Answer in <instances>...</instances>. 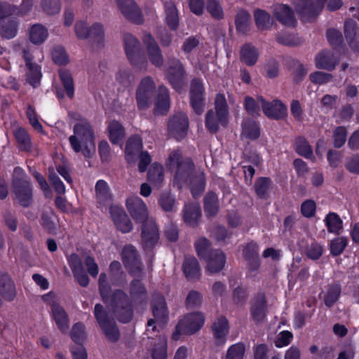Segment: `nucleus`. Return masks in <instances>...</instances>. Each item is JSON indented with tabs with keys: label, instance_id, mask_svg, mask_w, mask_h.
<instances>
[{
	"label": "nucleus",
	"instance_id": "nucleus-7",
	"mask_svg": "<svg viewBox=\"0 0 359 359\" xmlns=\"http://www.w3.org/2000/svg\"><path fill=\"white\" fill-rule=\"evenodd\" d=\"M166 78L172 88L180 93L187 84V73L182 62L177 58H168Z\"/></svg>",
	"mask_w": 359,
	"mask_h": 359
},
{
	"label": "nucleus",
	"instance_id": "nucleus-64",
	"mask_svg": "<svg viewBox=\"0 0 359 359\" xmlns=\"http://www.w3.org/2000/svg\"><path fill=\"white\" fill-rule=\"evenodd\" d=\"M27 68L29 69V72L27 73L28 82L34 88H36L39 84L41 78L40 67L34 63L27 66Z\"/></svg>",
	"mask_w": 359,
	"mask_h": 359
},
{
	"label": "nucleus",
	"instance_id": "nucleus-4",
	"mask_svg": "<svg viewBox=\"0 0 359 359\" xmlns=\"http://www.w3.org/2000/svg\"><path fill=\"white\" fill-rule=\"evenodd\" d=\"M167 165L169 169L175 171V179L180 184L188 183L193 175L194 165L189 158H182L180 149L172 151L168 159Z\"/></svg>",
	"mask_w": 359,
	"mask_h": 359
},
{
	"label": "nucleus",
	"instance_id": "nucleus-58",
	"mask_svg": "<svg viewBox=\"0 0 359 359\" xmlns=\"http://www.w3.org/2000/svg\"><path fill=\"white\" fill-rule=\"evenodd\" d=\"M94 316L100 327L109 323L111 321L114 320V318L109 316L108 312L100 304H95L94 309Z\"/></svg>",
	"mask_w": 359,
	"mask_h": 359
},
{
	"label": "nucleus",
	"instance_id": "nucleus-30",
	"mask_svg": "<svg viewBox=\"0 0 359 359\" xmlns=\"http://www.w3.org/2000/svg\"><path fill=\"white\" fill-rule=\"evenodd\" d=\"M0 294L8 302L13 301L16 296V290L13 282L8 274L0 272Z\"/></svg>",
	"mask_w": 359,
	"mask_h": 359
},
{
	"label": "nucleus",
	"instance_id": "nucleus-53",
	"mask_svg": "<svg viewBox=\"0 0 359 359\" xmlns=\"http://www.w3.org/2000/svg\"><path fill=\"white\" fill-rule=\"evenodd\" d=\"M325 221L329 232L339 234V231L342 229V221L338 215L330 212L326 216Z\"/></svg>",
	"mask_w": 359,
	"mask_h": 359
},
{
	"label": "nucleus",
	"instance_id": "nucleus-24",
	"mask_svg": "<svg viewBox=\"0 0 359 359\" xmlns=\"http://www.w3.org/2000/svg\"><path fill=\"white\" fill-rule=\"evenodd\" d=\"M201 217V209L198 203L193 202L185 204L183 209L184 222L191 227L198 225Z\"/></svg>",
	"mask_w": 359,
	"mask_h": 359
},
{
	"label": "nucleus",
	"instance_id": "nucleus-57",
	"mask_svg": "<svg viewBox=\"0 0 359 359\" xmlns=\"http://www.w3.org/2000/svg\"><path fill=\"white\" fill-rule=\"evenodd\" d=\"M153 359L167 358V340L164 337H159L152 351Z\"/></svg>",
	"mask_w": 359,
	"mask_h": 359
},
{
	"label": "nucleus",
	"instance_id": "nucleus-10",
	"mask_svg": "<svg viewBox=\"0 0 359 359\" xmlns=\"http://www.w3.org/2000/svg\"><path fill=\"white\" fill-rule=\"evenodd\" d=\"M189 129V118L186 114L177 112L170 117L168 121V131L170 137L177 141L186 137Z\"/></svg>",
	"mask_w": 359,
	"mask_h": 359
},
{
	"label": "nucleus",
	"instance_id": "nucleus-29",
	"mask_svg": "<svg viewBox=\"0 0 359 359\" xmlns=\"http://www.w3.org/2000/svg\"><path fill=\"white\" fill-rule=\"evenodd\" d=\"M182 270L189 280L199 279L201 268L198 260L194 257H186L183 262Z\"/></svg>",
	"mask_w": 359,
	"mask_h": 359
},
{
	"label": "nucleus",
	"instance_id": "nucleus-9",
	"mask_svg": "<svg viewBox=\"0 0 359 359\" xmlns=\"http://www.w3.org/2000/svg\"><path fill=\"white\" fill-rule=\"evenodd\" d=\"M152 313L154 319H149L147 322V326L152 327L154 331L156 327V323H165L168 319V309L165 297L160 293H154L151 302Z\"/></svg>",
	"mask_w": 359,
	"mask_h": 359
},
{
	"label": "nucleus",
	"instance_id": "nucleus-52",
	"mask_svg": "<svg viewBox=\"0 0 359 359\" xmlns=\"http://www.w3.org/2000/svg\"><path fill=\"white\" fill-rule=\"evenodd\" d=\"M205 4L206 10L212 18L217 20L224 18V11L218 0H205Z\"/></svg>",
	"mask_w": 359,
	"mask_h": 359
},
{
	"label": "nucleus",
	"instance_id": "nucleus-37",
	"mask_svg": "<svg viewBox=\"0 0 359 359\" xmlns=\"http://www.w3.org/2000/svg\"><path fill=\"white\" fill-rule=\"evenodd\" d=\"M170 108V96L168 88L163 86L158 87L156 102L155 104V111L163 114L168 111Z\"/></svg>",
	"mask_w": 359,
	"mask_h": 359
},
{
	"label": "nucleus",
	"instance_id": "nucleus-59",
	"mask_svg": "<svg viewBox=\"0 0 359 359\" xmlns=\"http://www.w3.org/2000/svg\"><path fill=\"white\" fill-rule=\"evenodd\" d=\"M33 6L34 0H22L19 6L10 4L11 15H16L23 17L32 11Z\"/></svg>",
	"mask_w": 359,
	"mask_h": 359
},
{
	"label": "nucleus",
	"instance_id": "nucleus-6",
	"mask_svg": "<svg viewBox=\"0 0 359 359\" xmlns=\"http://www.w3.org/2000/svg\"><path fill=\"white\" fill-rule=\"evenodd\" d=\"M204 324V316L201 313H192L184 316L177 323L172 339L178 340L181 334H193L198 332Z\"/></svg>",
	"mask_w": 359,
	"mask_h": 359
},
{
	"label": "nucleus",
	"instance_id": "nucleus-60",
	"mask_svg": "<svg viewBox=\"0 0 359 359\" xmlns=\"http://www.w3.org/2000/svg\"><path fill=\"white\" fill-rule=\"evenodd\" d=\"M158 204L165 212H172L175 210V198L170 192L161 194Z\"/></svg>",
	"mask_w": 359,
	"mask_h": 359
},
{
	"label": "nucleus",
	"instance_id": "nucleus-45",
	"mask_svg": "<svg viewBox=\"0 0 359 359\" xmlns=\"http://www.w3.org/2000/svg\"><path fill=\"white\" fill-rule=\"evenodd\" d=\"M164 180V171L163 166L154 163L149 168L147 173V180L154 186L159 187Z\"/></svg>",
	"mask_w": 359,
	"mask_h": 359
},
{
	"label": "nucleus",
	"instance_id": "nucleus-27",
	"mask_svg": "<svg viewBox=\"0 0 359 359\" xmlns=\"http://www.w3.org/2000/svg\"><path fill=\"white\" fill-rule=\"evenodd\" d=\"M142 148V142L139 135H133L127 140L125 154L126 159L128 163H134L135 162Z\"/></svg>",
	"mask_w": 359,
	"mask_h": 359
},
{
	"label": "nucleus",
	"instance_id": "nucleus-16",
	"mask_svg": "<svg viewBox=\"0 0 359 359\" xmlns=\"http://www.w3.org/2000/svg\"><path fill=\"white\" fill-rule=\"evenodd\" d=\"M142 40L150 62L157 68L162 67L164 64V58L155 39L150 33H145Z\"/></svg>",
	"mask_w": 359,
	"mask_h": 359
},
{
	"label": "nucleus",
	"instance_id": "nucleus-31",
	"mask_svg": "<svg viewBox=\"0 0 359 359\" xmlns=\"http://www.w3.org/2000/svg\"><path fill=\"white\" fill-rule=\"evenodd\" d=\"M131 299L135 304H146L147 292L144 285L138 279H134L130 284L129 290Z\"/></svg>",
	"mask_w": 359,
	"mask_h": 359
},
{
	"label": "nucleus",
	"instance_id": "nucleus-34",
	"mask_svg": "<svg viewBox=\"0 0 359 359\" xmlns=\"http://www.w3.org/2000/svg\"><path fill=\"white\" fill-rule=\"evenodd\" d=\"M254 18L257 27L262 31L271 29L274 24L270 13L262 9L255 10Z\"/></svg>",
	"mask_w": 359,
	"mask_h": 359
},
{
	"label": "nucleus",
	"instance_id": "nucleus-47",
	"mask_svg": "<svg viewBox=\"0 0 359 359\" xmlns=\"http://www.w3.org/2000/svg\"><path fill=\"white\" fill-rule=\"evenodd\" d=\"M59 76L67 96L72 99L74 95V84L72 74L69 70L60 69Z\"/></svg>",
	"mask_w": 359,
	"mask_h": 359
},
{
	"label": "nucleus",
	"instance_id": "nucleus-41",
	"mask_svg": "<svg viewBox=\"0 0 359 359\" xmlns=\"http://www.w3.org/2000/svg\"><path fill=\"white\" fill-rule=\"evenodd\" d=\"M251 15L250 13L243 9H239L235 16V25L236 30L242 34H246L249 30Z\"/></svg>",
	"mask_w": 359,
	"mask_h": 359
},
{
	"label": "nucleus",
	"instance_id": "nucleus-2",
	"mask_svg": "<svg viewBox=\"0 0 359 359\" xmlns=\"http://www.w3.org/2000/svg\"><path fill=\"white\" fill-rule=\"evenodd\" d=\"M215 110L210 109L205 115V126L211 133L219 130V124L226 126L229 121V106L223 94H217L215 100Z\"/></svg>",
	"mask_w": 359,
	"mask_h": 359
},
{
	"label": "nucleus",
	"instance_id": "nucleus-61",
	"mask_svg": "<svg viewBox=\"0 0 359 359\" xmlns=\"http://www.w3.org/2000/svg\"><path fill=\"white\" fill-rule=\"evenodd\" d=\"M41 7L45 13L53 15L60 13L61 4L60 0H41Z\"/></svg>",
	"mask_w": 359,
	"mask_h": 359
},
{
	"label": "nucleus",
	"instance_id": "nucleus-15",
	"mask_svg": "<svg viewBox=\"0 0 359 359\" xmlns=\"http://www.w3.org/2000/svg\"><path fill=\"white\" fill-rule=\"evenodd\" d=\"M257 100L261 104L263 112L268 118L280 120L287 116V107L280 100L268 102L262 96L257 97Z\"/></svg>",
	"mask_w": 359,
	"mask_h": 359
},
{
	"label": "nucleus",
	"instance_id": "nucleus-17",
	"mask_svg": "<svg viewBox=\"0 0 359 359\" xmlns=\"http://www.w3.org/2000/svg\"><path fill=\"white\" fill-rule=\"evenodd\" d=\"M126 206L131 217L136 222L144 223L149 220L146 204L137 197H131L126 200Z\"/></svg>",
	"mask_w": 359,
	"mask_h": 359
},
{
	"label": "nucleus",
	"instance_id": "nucleus-48",
	"mask_svg": "<svg viewBox=\"0 0 359 359\" xmlns=\"http://www.w3.org/2000/svg\"><path fill=\"white\" fill-rule=\"evenodd\" d=\"M48 36L47 29L40 24L34 25L29 32V39L34 44L42 43Z\"/></svg>",
	"mask_w": 359,
	"mask_h": 359
},
{
	"label": "nucleus",
	"instance_id": "nucleus-39",
	"mask_svg": "<svg viewBox=\"0 0 359 359\" xmlns=\"http://www.w3.org/2000/svg\"><path fill=\"white\" fill-rule=\"evenodd\" d=\"M241 60L248 66H253L258 60L259 53L257 48L248 43L244 44L241 49Z\"/></svg>",
	"mask_w": 359,
	"mask_h": 359
},
{
	"label": "nucleus",
	"instance_id": "nucleus-62",
	"mask_svg": "<svg viewBox=\"0 0 359 359\" xmlns=\"http://www.w3.org/2000/svg\"><path fill=\"white\" fill-rule=\"evenodd\" d=\"M245 352V347L244 344H235L228 348L225 359H243Z\"/></svg>",
	"mask_w": 359,
	"mask_h": 359
},
{
	"label": "nucleus",
	"instance_id": "nucleus-50",
	"mask_svg": "<svg viewBox=\"0 0 359 359\" xmlns=\"http://www.w3.org/2000/svg\"><path fill=\"white\" fill-rule=\"evenodd\" d=\"M14 135L19 144V148L22 151H29L31 149L32 144L29 134L22 128H17Z\"/></svg>",
	"mask_w": 359,
	"mask_h": 359
},
{
	"label": "nucleus",
	"instance_id": "nucleus-40",
	"mask_svg": "<svg viewBox=\"0 0 359 359\" xmlns=\"http://www.w3.org/2000/svg\"><path fill=\"white\" fill-rule=\"evenodd\" d=\"M109 137L111 143L118 144L125 137V129L121 123L117 121L109 122L108 127Z\"/></svg>",
	"mask_w": 359,
	"mask_h": 359
},
{
	"label": "nucleus",
	"instance_id": "nucleus-23",
	"mask_svg": "<svg viewBox=\"0 0 359 359\" xmlns=\"http://www.w3.org/2000/svg\"><path fill=\"white\" fill-rule=\"evenodd\" d=\"M274 18L283 25L287 27H295L297 20L293 11L287 5L278 4L273 7L272 11Z\"/></svg>",
	"mask_w": 359,
	"mask_h": 359
},
{
	"label": "nucleus",
	"instance_id": "nucleus-28",
	"mask_svg": "<svg viewBox=\"0 0 359 359\" xmlns=\"http://www.w3.org/2000/svg\"><path fill=\"white\" fill-rule=\"evenodd\" d=\"M212 330L217 346L224 344L229 332L228 321L224 317L217 318L212 325Z\"/></svg>",
	"mask_w": 359,
	"mask_h": 359
},
{
	"label": "nucleus",
	"instance_id": "nucleus-32",
	"mask_svg": "<svg viewBox=\"0 0 359 359\" xmlns=\"http://www.w3.org/2000/svg\"><path fill=\"white\" fill-rule=\"evenodd\" d=\"M315 62L317 68L327 71L334 69L338 63L334 55L328 50L320 52L316 56Z\"/></svg>",
	"mask_w": 359,
	"mask_h": 359
},
{
	"label": "nucleus",
	"instance_id": "nucleus-1",
	"mask_svg": "<svg viewBox=\"0 0 359 359\" xmlns=\"http://www.w3.org/2000/svg\"><path fill=\"white\" fill-rule=\"evenodd\" d=\"M74 132L81 139L83 144L82 149L80 142L75 135L69 137V142L75 152L82 151L83 156L90 158L95 153V144L93 128L89 123H78L74 125Z\"/></svg>",
	"mask_w": 359,
	"mask_h": 359
},
{
	"label": "nucleus",
	"instance_id": "nucleus-8",
	"mask_svg": "<svg viewBox=\"0 0 359 359\" xmlns=\"http://www.w3.org/2000/svg\"><path fill=\"white\" fill-rule=\"evenodd\" d=\"M155 89L156 85L151 76H147L141 80L135 94L137 106L140 110H146L150 107Z\"/></svg>",
	"mask_w": 359,
	"mask_h": 359
},
{
	"label": "nucleus",
	"instance_id": "nucleus-20",
	"mask_svg": "<svg viewBox=\"0 0 359 359\" xmlns=\"http://www.w3.org/2000/svg\"><path fill=\"white\" fill-rule=\"evenodd\" d=\"M325 4H327V8L330 11H336L342 6L341 0H316L312 4L304 21L313 20L320 13Z\"/></svg>",
	"mask_w": 359,
	"mask_h": 359
},
{
	"label": "nucleus",
	"instance_id": "nucleus-56",
	"mask_svg": "<svg viewBox=\"0 0 359 359\" xmlns=\"http://www.w3.org/2000/svg\"><path fill=\"white\" fill-rule=\"evenodd\" d=\"M88 38L95 43H100L104 38V29L102 24L95 22L89 27Z\"/></svg>",
	"mask_w": 359,
	"mask_h": 359
},
{
	"label": "nucleus",
	"instance_id": "nucleus-54",
	"mask_svg": "<svg viewBox=\"0 0 359 359\" xmlns=\"http://www.w3.org/2000/svg\"><path fill=\"white\" fill-rule=\"evenodd\" d=\"M295 151L306 158H311L313 156V150L309 142L304 137H298L294 143Z\"/></svg>",
	"mask_w": 359,
	"mask_h": 359
},
{
	"label": "nucleus",
	"instance_id": "nucleus-63",
	"mask_svg": "<svg viewBox=\"0 0 359 359\" xmlns=\"http://www.w3.org/2000/svg\"><path fill=\"white\" fill-rule=\"evenodd\" d=\"M347 130L344 126H338L333 131V145L335 148H341L346 141Z\"/></svg>",
	"mask_w": 359,
	"mask_h": 359
},
{
	"label": "nucleus",
	"instance_id": "nucleus-26",
	"mask_svg": "<svg viewBox=\"0 0 359 359\" xmlns=\"http://www.w3.org/2000/svg\"><path fill=\"white\" fill-rule=\"evenodd\" d=\"M207 262V270L211 273L222 270L226 262L225 255L220 250H215L204 259Z\"/></svg>",
	"mask_w": 359,
	"mask_h": 359
},
{
	"label": "nucleus",
	"instance_id": "nucleus-3",
	"mask_svg": "<svg viewBox=\"0 0 359 359\" xmlns=\"http://www.w3.org/2000/svg\"><path fill=\"white\" fill-rule=\"evenodd\" d=\"M107 305L119 322L128 323L133 320L134 309L132 301L122 290H116L112 292V299Z\"/></svg>",
	"mask_w": 359,
	"mask_h": 359
},
{
	"label": "nucleus",
	"instance_id": "nucleus-13",
	"mask_svg": "<svg viewBox=\"0 0 359 359\" xmlns=\"http://www.w3.org/2000/svg\"><path fill=\"white\" fill-rule=\"evenodd\" d=\"M125 50L130 62L136 67L142 68L146 66L147 62L140 55V41L132 34L124 36Z\"/></svg>",
	"mask_w": 359,
	"mask_h": 359
},
{
	"label": "nucleus",
	"instance_id": "nucleus-49",
	"mask_svg": "<svg viewBox=\"0 0 359 359\" xmlns=\"http://www.w3.org/2000/svg\"><path fill=\"white\" fill-rule=\"evenodd\" d=\"M108 341L116 343L120 339V331L114 320L100 327Z\"/></svg>",
	"mask_w": 359,
	"mask_h": 359
},
{
	"label": "nucleus",
	"instance_id": "nucleus-43",
	"mask_svg": "<svg viewBox=\"0 0 359 359\" xmlns=\"http://www.w3.org/2000/svg\"><path fill=\"white\" fill-rule=\"evenodd\" d=\"M188 183L191 184V191L194 198L198 197L205 187V177L203 172H198L195 176H191Z\"/></svg>",
	"mask_w": 359,
	"mask_h": 359
},
{
	"label": "nucleus",
	"instance_id": "nucleus-12",
	"mask_svg": "<svg viewBox=\"0 0 359 359\" xmlns=\"http://www.w3.org/2000/svg\"><path fill=\"white\" fill-rule=\"evenodd\" d=\"M12 190L21 206L27 208L32 203V189L27 179L14 177L12 181Z\"/></svg>",
	"mask_w": 359,
	"mask_h": 359
},
{
	"label": "nucleus",
	"instance_id": "nucleus-11",
	"mask_svg": "<svg viewBox=\"0 0 359 359\" xmlns=\"http://www.w3.org/2000/svg\"><path fill=\"white\" fill-rule=\"evenodd\" d=\"M189 102L194 111L197 115H201L205 109V88L200 79L191 80L189 90Z\"/></svg>",
	"mask_w": 359,
	"mask_h": 359
},
{
	"label": "nucleus",
	"instance_id": "nucleus-18",
	"mask_svg": "<svg viewBox=\"0 0 359 359\" xmlns=\"http://www.w3.org/2000/svg\"><path fill=\"white\" fill-rule=\"evenodd\" d=\"M142 243L144 248H153L158 242L159 238L158 229L153 219L142 223L141 231Z\"/></svg>",
	"mask_w": 359,
	"mask_h": 359
},
{
	"label": "nucleus",
	"instance_id": "nucleus-14",
	"mask_svg": "<svg viewBox=\"0 0 359 359\" xmlns=\"http://www.w3.org/2000/svg\"><path fill=\"white\" fill-rule=\"evenodd\" d=\"M116 2L118 8L126 20L136 25L143 23L142 11L134 0H116Z\"/></svg>",
	"mask_w": 359,
	"mask_h": 359
},
{
	"label": "nucleus",
	"instance_id": "nucleus-38",
	"mask_svg": "<svg viewBox=\"0 0 359 359\" xmlns=\"http://www.w3.org/2000/svg\"><path fill=\"white\" fill-rule=\"evenodd\" d=\"M344 34L350 48L355 47V43L359 38L358 27L356 22L348 19L344 23Z\"/></svg>",
	"mask_w": 359,
	"mask_h": 359
},
{
	"label": "nucleus",
	"instance_id": "nucleus-55",
	"mask_svg": "<svg viewBox=\"0 0 359 359\" xmlns=\"http://www.w3.org/2000/svg\"><path fill=\"white\" fill-rule=\"evenodd\" d=\"M341 294V286L339 284H334L329 287L327 293L324 297V302L326 306L332 307L338 300Z\"/></svg>",
	"mask_w": 359,
	"mask_h": 359
},
{
	"label": "nucleus",
	"instance_id": "nucleus-22",
	"mask_svg": "<svg viewBox=\"0 0 359 359\" xmlns=\"http://www.w3.org/2000/svg\"><path fill=\"white\" fill-rule=\"evenodd\" d=\"M267 311L266 300L264 293L259 292L251 302L250 313L254 321L262 322L266 317Z\"/></svg>",
	"mask_w": 359,
	"mask_h": 359
},
{
	"label": "nucleus",
	"instance_id": "nucleus-42",
	"mask_svg": "<svg viewBox=\"0 0 359 359\" xmlns=\"http://www.w3.org/2000/svg\"><path fill=\"white\" fill-rule=\"evenodd\" d=\"M165 22L168 26L172 30H176L179 25L178 13L175 5L172 1L165 2Z\"/></svg>",
	"mask_w": 359,
	"mask_h": 359
},
{
	"label": "nucleus",
	"instance_id": "nucleus-51",
	"mask_svg": "<svg viewBox=\"0 0 359 359\" xmlns=\"http://www.w3.org/2000/svg\"><path fill=\"white\" fill-rule=\"evenodd\" d=\"M195 248L196 250L197 255L201 259H205L212 252L215 251L211 248L210 242L205 238L202 237L197 239L195 242Z\"/></svg>",
	"mask_w": 359,
	"mask_h": 359
},
{
	"label": "nucleus",
	"instance_id": "nucleus-25",
	"mask_svg": "<svg viewBox=\"0 0 359 359\" xmlns=\"http://www.w3.org/2000/svg\"><path fill=\"white\" fill-rule=\"evenodd\" d=\"M40 224L49 234H56L59 229L57 217L51 208L41 212Z\"/></svg>",
	"mask_w": 359,
	"mask_h": 359
},
{
	"label": "nucleus",
	"instance_id": "nucleus-36",
	"mask_svg": "<svg viewBox=\"0 0 359 359\" xmlns=\"http://www.w3.org/2000/svg\"><path fill=\"white\" fill-rule=\"evenodd\" d=\"M53 317L58 327L65 332L69 328V319L65 309L58 304H53L51 306Z\"/></svg>",
	"mask_w": 359,
	"mask_h": 359
},
{
	"label": "nucleus",
	"instance_id": "nucleus-35",
	"mask_svg": "<svg viewBox=\"0 0 359 359\" xmlns=\"http://www.w3.org/2000/svg\"><path fill=\"white\" fill-rule=\"evenodd\" d=\"M95 189L98 203L106 205L111 201L112 195L107 183L104 180H98L95 184Z\"/></svg>",
	"mask_w": 359,
	"mask_h": 359
},
{
	"label": "nucleus",
	"instance_id": "nucleus-33",
	"mask_svg": "<svg viewBox=\"0 0 359 359\" xmlns=\"http://www.w3.org/2000/svg\"><path fill=\"white\" fill-rule=\"evenodd\" d=\"M203 207L207 217H214L219 210L218 196L214 191H208L203 198Z\"/></svg>",
	"mask_w": 359,
	"mask_h": 359
},
{
	"label": "nucleus",
	"instance_id": "nucleus-44",
	"mask_svg": "<svg viewBox=\"0 0 359 359\" xmlns=\"http://www.w3.org/2000/svg\"><path fill=\"white\" fill-rule=\"evenodd\" d=\"M242 135L251 140L258 139L260 136V128L257 123L251 118H246L242 123Z\"/></svg>",
	"mask_w": 359,
	"mask_h": 359
},
{
	"label": "nucleus",
	"instance_id": "nucleus-21",
	"mask_svg": "<svg viewBox=\"0 0 359 359\" xmlns=\"http://www.w3.org/2000/svg\"><path fill=\"white\" fill-rule=\"evenodd\" d=\"M20 22L18 19L11 18H4L0 21V38L3 40L14 39L18 33Z\"/></svg>",
	"mask_w": 359,
	"mask_h": 359
},
{
	"label": "nucleus",
	"instance_id": "nucleus-46",
	"mask_svg": "<svg viewBox=\"0 0 359 359\" xmlns=\"http://www.w3.org/2000/svg\"><path fill=\"white\" fill-rule=\"evenodd\" d=\"M271 186L272 180L269 177H261L257 178L254 184L257 196L262 199L266 198Z\"/></svg>",
	"mask_w": 359,
	"mask_h": 359
},
{
	"label": "nucleus",
	"instance_id": "nucleus-5",
	"mask_svg": "<svg viewBox=\"0 0 359 359\" xmlns=\"http://www.w3.org/2000/svg\"><path fill=\"white\" fill-rule=\"evenodd\" d=\"M123 264L129 274L135 278H141L143 274V264L137 249L132 245H126L121 252Z\"/></svg>",
	"mask_w": 359,
	"mask_h": 359
},
{
	"label": "nucleus",
	"instance_id": "nucleus-19",
	"mask_svg": "<svg viewBox=\"0 0 359 359\" xmlns=\"http://www.w3.org/2000/svg\"><path fill=\"white\" fill-rule=\"evenodd\" d=\"M111 217L116 227L122 233H128L133 229V224L126 211L118 205L109 208Z\"/></svg>",
	"mask_w": 359,
	"mask_h": 359
}]
</instances>
